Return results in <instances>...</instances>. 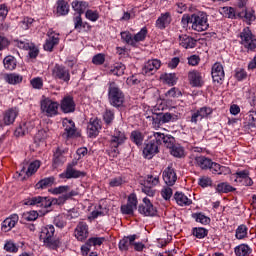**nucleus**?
Returning <instances> with one entry per match:
<instances>
[{"label": "nucleus", "instance_id": "61", "mask_svg": "<svg viewBox=\"0 0 256 256\" xmlns=\"http://www.w3.org/2000/svg\"><path fill=\"white\" fill-rule=\"evenodd\" d=\"M181 95H183L181 93V90H179V88H175V87L171 88L170 90H168L166 92V97H170V98H173V99H175L177 97H181Z\"/></svg>", "mask_w": 256, "mask_h": 256}, {"label": "nucleus", "instance_id": "9", "mask_svg": "<svg viewBox=\"0 0 256 256\" xmlns=\"http://www.w3.org/2000/svg\"><path fill=\"white\" fill-rule=\"evenodd\" d=\"M41 111L47 115V117H53L57 115L59 111V103L46 98L41 101Z\"/></svg>", "mask_w": 256, "mask_h": 256}, {"label": "nucleus", "instance_id": "6", "mask_svg": "<svg viewBox=\"0 0 256 256\" xmlns=\"http://www.w3.org/2000/svg\"><path fill=\"white\" fill-rule=\"evenodd\" d=\"M231 181L244 187H253V179L249 176V170H238L230 176Z\"/></svg>", "mask_w": 256, "mask_h": 256}, {"label": "nucleus", "instance_id": "30", "mask_svg": "<svg viewBox=\"0 0 256 256\" xmlns=\"http://www.w3.org/2000/svg\"><path fill=\"white\" fill-rule=\"evenodd\" d=\"M213 160L211 158H207L206 156H196L194 158V165L199 167L203 171H207L212 165Z\"/></svg>", "mask_w": 256, "mask_h": 256}, {"label": "nucleus", "instance_id": "64", "mask_svg": "<svg viewBox=\"0 0 256 256\" xmlns=\"http://www.w3.org/2000/svg\"><path fill=\"white\" fill-rule=\"evenodd\" d=\"M92 63L94 65H103V63H105V54H102V53L96 54L92 58Z\"/></svg>", "mask_w": 256, "mask_h": 256}, {"label": "nucleus", "instance_id": "22", "mask_svg": "<svg viewBox=\"0 0 256 256\" xmlns=\"http://www.w3.org/2000/svg\"><path fill=\"white\" fill-rule=\"evenodd\" d=\"M48 38L46 39V42L44 44V50L45 51H53L56 45H59V34H55V31L49 30Z\"/></svg>", "mask_w": 256, "mask_h": 256}, {"label": "nucleus", "instance_id": "44", "mask_svg": "<svg viewBox=\"0 0 256 256\" xmlns=\"http://www.w3.org/2000/svg\"><path fill=\"white\" fill-rule=\"evenodd\" d=\"M217 193H233V191H236L235 187L231 186L227 182L219 183L216 186Z\"/></svg>", "mask_w": 256, "mask_h": 256}, {"label": "nucleus", "instance_id": "51", "mask_svg": "<svg viewBox=\"0 0 256 256\" xmlns=\"http://www.w3.org/2000/svg\"><path fill=\"white\" fill-rule=\"evenodd\" d=\"M85 17L86 19H88V21H92V23H95L96 21H99V11L87 9L85 12Z\"/></svg>", "mask_w": 256, "mask_h": 256}, {"label": "nucleus", "instance_id": "21", "mask_svg": "<svg viewBox=\"0 0 256 256\" xmlns=\"http://www.w3.org/2000/svg\"><path fill=\"white\" fill-rule=\"evenodd\" d=\"M188 81L191 87H203V85H205L201 72L197 70H193L188 73Z\"/></svg>", "mask_w": 256, "mask_h": 256}, {"label": "nucleus", "instance_id": "15", "mask_svg": "<svg viewBox=\"0 0 256 256\" xmlns=\"http://www.w3.org/2000/svg\"><path fill=\"white\" fill-rule=\"evenodd\" d=\"M74 237L77 241H85L89 237V225L79 222L74 230Z\"/></svg>", "mask_w": 256, "mask_h": 256}, {"label": "nucleus", "instance_id": "38", "mask_svg": "<svg viewBox=\"0 0 256 256\" xmlns=\"http://www.w3.org/2000/svg\"><path fill=\"white\" fill-rule=\"evenodd\" d=\"M220 15L226 17V19H237V12L235 11V8L224 6L219 9Z\"/></svg>", "mask_w": 256, "mask_h": 256}, {"label": "nucleus", "instance_id": "40", "mask_svg": "<svg viewBox=\"0 0 256 256\" xmlns=\"http://www.w3.org/2000/svg\"><path fill=\"white\" fill-rule=\"evenodd\" d=\"M236 256H249L252 253L251 247L247 244H240L234 249Z\"/></svg>", "mask_w": 256, "mask_h": 256}, {"label": "nucleus", "instance_id": "55", "mask_svg": "<svg viewBox=\"0 0 256 256\" xmlns=\"http://www.w3.org/2000/svg\"><path fill=\"white\" fill-rule=\"evenodd\" d=\"M147 37V27H143L136 35H134V46L143 41Z\"/></svg>", "mask_w": 256, "mask_h": 256}, {"label": "nucleus", "instance_id": "50", "mask_svg": "<svg viewBox=\"0 0 256 256\" xmlns=\"http://www.w3.org/2000/svg\"><path fill=\"white\" fill-rule=\"evenodd\" d=\"M170 153H171V155H173V157H177L178 159L185 157V149L179 144H175L170 149Z\"/></svg>", "mask_w": 256, "mask_h": 256}, {"label": "nucleus", "instance_id": "29", "mask_svg": "<svg viewBox=\"0 0 256 256\" xmlns=\"http://www.w3.org/2000/svg\"><path fill=\"white\" fill-rule=\"evenodd\" d=\"M19 115V110L17 108H10L3 113V123L4 125H13L15 119Z\"/></svg>", "mask_w": 256, "mask_h": 256}, {"label": "nucleus", "instance_id": "36", "mask_svg": "<svg viewBox=\"0 0 256 256\" xmlns=\"http://www.w3.org/2000/svg\"><path fill=\"white\" fill-rule=\"evenodd\" d=\"M72 8L81 16L85 11L87 12V9H89V3L86 1L74 0L72 2Z\"/></svg>", "mask_w": 256, "mask_h": 256}, {"label": "nucleus", "instance_id": "46", "mask_svg": "<svg viewBox=\"0 0 256 256\" xmlns=\"http://www.w3.org/2000/svg\"><path fill=\"white\" fill-rule=\"evenodd\" d=\"M192 235L196 237V239H205V237L209 235V230L204 227H195L192 229Z\"/></svg>", "mask_w": 256, "mask_h": 256}, {"label": "nucleus", "instance_id": "3", "mask_svg": "<svg viewBox=\"0 0 256 256\" xmlns=\"http://www.w3.org/2000/svg\"><path fill=\"white\" fill-rule=\"evenodd\" d=\"M108 101L112 107H123L125 94L115 82L108 83Z\"/></svg>", "mask_w": 256, "mask_h": 256}, {"label": "nucleus", "instance_id": "54", "mask_svg": "<svg viewBox=\"0 0 256 256\" xmlns=\"http://www.w3.org/2000/svg\"><path fill=\"white\" fill-rule=\"evenodd\" d=\"M162 78L164 79L165 83H167V85H176L177 84V74L175 73H169V74H164L162 76Z\"/></svg>", "mask_w": 256, "mask_h": 256}, {"label": "nucleus", "instance_id": "1", "mask_svg": "<svg viewBox=\"0 0 256 256\" xmlns=\"http://www.w3.org/2000/svg\"><path fill=\"white\" fill-rule=\"evenodd\" d=\"M40 241L44 243V247L54 251L61 247V241L55 238V226L53 225H46L41 229Z\"/></svg>", "mask_w": 256, "mask_h": 256}, {"label": "nucleus", "instance_id": "17", "mask_svg": "<svg viewBox=\"0 0 256 256\" xmlns=\"http://www.w3.org/2000/svg\"><path fill=\"white\" fill-rule=\"evenodd\" d=\"M99 131H101V120L97 117L91 118L87 125L88 137H97Z\"/></svg>", "mask_w": 256, "mask_h": 256}, {"label": "nucleus", "instance_id": "4", "mask_svg": "<svg viewBox=\"0 0 256 256\" xmlns=\"http://www.w3.org/2000/svg\"><path fill=\"white\" fill-rule=\"evenodd\" d=\"M191 25L193 31L201 33L209 29V16L205 12H197L191 15Z\"/></svg>", "mask_w": 256, "mask_h": 256}, {"label": "nucleus", "instance_id": "16", "mask_svg": "<svg viewBox=\"0 0 256 256\" xmlns=\"http://www.w3.org/2000/svg\"><path fill=\"white\" fill-rule=\"evenodd\" d=\"M63 127H64V133L62 134V137L65 139H69L71 137H77V128L75 127V122L70 119H64L63 120Z\"/></svg>", "mask_w": 256, "mask_h": 256}, {"label": "nucleus", "instance_id": "7", "mask_svg": "<svg viewBox=\"0 0 256 256\" xmlns=\"http://www.w3.org/2000/svg\"><path fill=\"white\" fill-rule=\"evenodd\" d=\"M240 43L248 51H255L256 49V38L249 28H244L240 33Z\"/></svg>", "mask_w": 256, "mask_h": 256}, {"label": "nucleus", "instance_id": "19", "mask_svg": "<svg viewBox=\"0 0 256 256\" xmlns=\"http://www.w3.org/2000/svg\"><path fill=\"white\" fill-rule=\"evenodd\" d=\"M163 181L168 185V187H173L177 182V173L173 167L168 166L162 173Z\"/></svg>", "mask_w": 256, "mask_h": 256}, {"label": "nucleus", "instance_id": "32", "mask_svg": "<svg viewBox=\"0 0 256 256\" xmlns=\"http://www.w3.org/2000/svg\"><path fill=\"white\" fill-rule=\"evenodd\" d=\"M209 170L214 175H229V173H231V169L229 167L221 166L217 162H212V164H210Z\"/></svg>", "mask_w": 256, "mask_h": 256}, {"label": "nucleus", "instance_id": "11", "mask_svg": "<svg viewBox=\"0 0 256 256\" xmlns=\"http://www.w3.org/2000/svg\"><path fill=\"white\" fill-rule=\"evenodd\" d=\"M211 75L213 83L216 85H223V81H225V69L223 68V64H221V62H216L213 64Z\"/></svg>", "mask_w": 256, "mask_h": 256}, {"label": "nucleus", "instance_id": "57", "mask_svg": "<svg viewBox=\"0 0 256 256\" xmlns=\"http://www.w3.org/2000/svg\"><path fill=\"white\" fill-rule=\"evenodd\" d=\"M54 225H56V227H58L59 229H63V227L67 225V218L65 217V215H59L55 217Z\"/></svg>", "mask_w": 256, "mask_h": 256}, {"label": "nucleus", "instance_id": "27", "mask_svg": "<svg viewBox=\"0 0 256 256\" xmlns=\"http://www.w3.org/2000/svg\"><path fill=\"white\" fill-rule=\"evenodd\" d=\"M179 45L184 49H195L197 47V40L187 34H182L179 36Z\"/></svg>", "mask_w": 256, "mask_h": 256}, {"label": "nucleus", "instance_id": "13", "mask_svg": "<svg viewBox=\"0 0 256 256\" xmlns=\"http://www.w3.org/2000/svg\"><path fill=\"white\" fill-rule=\"evenodd\" d=\"M105 243L104 237H91L89 238L84 245L81 246L82 255H89L92 247H101Z\"/></svg>", "mask_w": 256, "mask_h": 256}, {"label": "nucleus", "instance_id": "14", "mask_svg": "<svg viewBox=\"0 0 256 256\" xmlns=\"http://www.w3.org/2000/svg\"><path fill=\"white\" fill-rule=\"evenodd\" d=\"M154 139L159 145H165L167 149H171L175 145V137L161 132H154Z\"/></svg>", "mask_w": 256, "mask_h": 256}, {"label": "nucleus", "instance_id": "24", "mask_svg": "<svg viewBox=\"0 0 256 256\" xmlns=\"http://www.w3.org/2000/svg\"><path fill=\"white\" fill-rule=\"evenodd\" d=\"M39 167H41V162L39 160H35L30 163L28 168L25 167V164H22L19 175H26V177H31V175H35V173H37Z\"/></svg>", "mask_w": 256, "mask_h": 256}, {"label": "nucleus", "instance_id": "63", "mask_svg": "<svg viewBox=\"0 0 256 256\" xmlns=\"http://www.w3.org/2000/svg\"><path fill=\"white\" fill-rule=\"evenodd\" d=\"M123 183H125V180L123 179V177L118 176V177L112 178L109 182V185L111 187H121Z\"/></svg>", "mask_w": 256, "mask_h": 256}, {"label": "nucleus", "instance_id": "56", "mask_svg": "<svg viewBox=\"0 0 256 256\" xmlns=\"http://www.w3.org/2000/svg\"><path fill=\"white\" fill-rule=\"evenodd\" d=\"M45 139H47V131L39 130L34 137V142L36 145H40V143H43Z\"/></svg>", "mask_w": 256, "mask_h": 256}, {"label": "nucleus", "instance_id": "60", "mask_svg": "<svg viewBox=\"0 0 256 256\" xmlns=\"http://www.w3.org/2000/svg\"><path fill=\"white\" fill-rule=\"evenodd\" d=\"M103 119L106 125H111V123H113V119H115V112L111 110H106L103 115Z\"/></svg>", "mask_w": 256, "mask_h": 256}, {"label": "nucleus", "instance_id": "53", "mask_svg": "<svg viewBox=\"0 0 256 256\" xmlns=\"http://www.w3.org/2000/svg\"><path fill=\"white\" fill-rule=\"evenodd\" d=\"M112 75H116V77H121V75L125 74V65L118 63L115 64L113 69H111Z\"/></svg>", "mask_w": 256, "mask_h": 256}, {"label": "nucleus", "instance_id": "52", "mask_svg": "<svg viewBox=\"0 0 256 256\" xmlns=\"http://www.w3.org/2000/svg\"><path fill=\"white\" fill-rule=\"evenodd\" d=\"M120 35H121L122 41L127 43V45H131L132 47H135L134 36L130 32L124 31V32H121Z\"/></svg>", "mask_w": 256, "mask_h": 256}, {"label": "nucleus", "instance_id": "41", "mask_svg": "<svg viewBox=\"0 0 256 256\" xmlns=\"http://www.w3.org/2000/svg\"><path fill=\"white\" fill-rule=\"evenodd\" d=\"M55 184V177H47L40 180L36 184V189H47V187H52Z\"/></svg>", "mask_w": 256, "mask_h": 256}, {"label": "nucleus", "instance_id": "33", "mask_svg": "<svg viewBox=\"0 0 256 256\" xmlns=\"http://www.w3.org/2000/svg\"><path fill=\"white\" fill-rule=\"evenodd\" d=\"M174 199L180 207H189V205L193 204V200L187 197L183 192H175Z\"/></svg>", "mask_w": 256, "mask_h": 256}, {"label": "nucleus", "instance_id": "43", "mask_svg": "<svg viewBox=\"0 0 256 256\" xmlns=\"http://www.w3.org/2000/svg\"><path fill=\"white\" fill-rule=\"evenodd\" d=\"M69 14V3L65 0H59L57 2V15H68Z\"/></svg>", "mask_w": 256, "mask_h": 256}, {"label": "nucleus", "instance_id": "48", "mask_svg": "<svg viewBox=\"0 0 256 256\" xmlns=\"http://www.w3.org/2000/svg\"><path fill=\"white\" fill-rule=\"evenodd\" d=\"M249 228H247V225L241 224L236 229L235 237L236 239H247Z\"/></svg>", "mask_w": 256, "mask_h": 256}, {"label": "nucleus", "instance_id": "37", "mask_svg": "<svg viewBox=\"0 0 256 256\" xmlns=\"http://www.w3.org/2000/svg\"><path fill=\"white\" fill-rule=\"evenodd\" d=\"M4 81L9 85H19L23 82V76L17 73L4 74Z\"/></svg>", "mask_w": 256, "mask_h": 256}, {"label": "nucleus", "instance_id": "10", "mask_svg": "<svg viewBox=\"0 0 256 256\" xmlns=\"http://www.w3.org/2000/svg\"><path fill=\"white\" fill-rule=\"evenodd\" d=\"M150 141L146 144V146L143 149V154L146 159H153L154 155H157L159 153V142L155 139V133L150 136Z\"/></svg>", "mask_w": 256, "mask_h": 256}, {"label": "nucleus", "instance_id": "23", "mask_svg": "<svg viewBox=\"0 0 256 256\" xmlns=\"http://www.w3.org/2000/svg\"><path fill=\"white\" fill-rule=\"evenodd\" d=\"M75 100L72 96H65L60 103L62 113H75Z\"/></svg>", "mask_w": 256, "mask_h": 256}, {"label": "nucleus", "instance_id": "18", "mask_svg": "<svg viewBox=\"0 0 256 256\" xmlns=\"http://www.w3.org/2000/svg\"><path fill=\"white\" fill-rule=\"evenodd\" d=\"M135 209H137V195L130 194L127 204L121 206V211L123 215H133Z\"/></svg>", "mask_w": 256, "mask_h": 256}, {"label": "nucleus", "instance_id": "26", "mask_svg": "<svg viewBox=\"0 0 256 256\" xmlns=\"http://www.w3.org/2000/svg\"><path fill=\"white\" fill-rule=\"evenodd\" d=\"M171 21H173V19L171 18V13L165 12L158 17L155 26L157 29L163 31V29H167V27L171 25Z\"/></svg>", "mask_w": 256, "mask_h": 256}, {"label": "nucleus", "instance_id": "49", "mask_svg": "<svg viewBox=\"0 0 256 256\" xmlns=\"http://www.w3.org/2000/svg\"><path fill=\"white\" fill-rule=\"evenodd\" d=\"M130 139L132 143H135V145H143V133L140 131L134 130L131 132Z\"/></svg>", "mask_w": 256, "mask_h": 256}, {"label": "nucleus", "instance_id": "25", "mask_svg": "<svg viewBox=\"0 0 256 256\" xmlns=\"http://www.w3.org/2000/svg\"><path fill=\"white\" fill-rule=\"evenodd\" d=\"M87 174L83 171H79L75 168L66 167V170L60 174V179H79V177H85Z\"/></svg>", "mask_w": 256, "mask_h": 256}, {"label": "nucleus", "instance_id": "2", "mask_svg": "<svg viewBox=\"0 0 256 256\" xmlns=\"http://www.w3.org/2000/svg\"><path fill=\"white\" fill-rule=\"evenodd\" d=\"M127 141V135L119 130L115 129L114 133L111 134L109 139V149L107 150V153L109 157L112 159H115V157H118L119 155V147L123 145Z\"/></svg>", "mask_w": 256, "mask_h": 256}, {"label": "nucleus", "instance_id": "35", "mask_svg": "<svg viewBox=\"0 0 256 256\" xmlns=\"http://www.w3.org/2000/svg\"><path fill=\"white\" fill-rule=\"evenodd\" d=\"M238 19H244L246 23H251V21H255V10L253 9H242L237 12Z\"/></svg>", "mask_w": 256, "mask_h": 256}, {"label": "nucleus", "instance_id": "12", "mask_svg": "<svg viewBox=\"0 0 256 256\" xmlns=\"http://www.w3.org/2000/svg\"><path fill=\"white\" fill-rule=\"evenodd\" d=\"M138 212L144 217H155L157 215V208L153 206L149 198H144L143 203L138 207Z\"/></svg>", "mask_w": 256, "mask_h": 256}, {"label": "nucleus", "instance_id": "62", "mask_svg": "<svg viewBox=\"0 0 256 256\" xmlns=\"http://www.w3.org/2000/svg\"><path fill=\"white\" fill-rule=\"evenodd\" d=\"M246 119L248 121L249 127H256V111H250Z\"/></svg>", "mask_w": 256, "mask_h": 256}, {"label": "nucleus", "instance_id": "8", "mask_svg": "<svg viewBox=\"0 0 256 256\" xmlns=\"http://www.w3.org/2000/svg\"><path fill=\"white\" fill-rule=\"evenodd\" d=\"M71 187L69 186H59L52 189H49V193L52 195H62L59 197V201H67L71 199V197H77L78 193L75 190H71Z\"/></svg>", "mask_w": 256, "mask_h": 256}, {"label": "nucleus", "instance_id": "47", "mask_svg": "<svg viewBox=\"0 0 256 256\" xmlns=\"http://www.w3.org/2000/svg\"><path fill=\"white\" fill-rule=\"evenodd\" d=\"M192 218L196 221V223H201L202 225H209L211 223V218L205 216L203 213H193Z\"/></svg>", "mask_w": 256, "mask_h": 256}, {"label": "nucleus", "instance_id": "42", "mask_svg": "<svg viewBox=\"0 0 256 256\" xmlns=\"http://www.w3.org/2000/svg\"><path fill=\"white\" fill-rule=\"evenodd\" d=\"M162 123H175V121H179V116L173 113H160Z\"/></svg>", "mask_w": 256, "mask_h": 256}, {"label": "nucleus", "instance_id": "34", "mask_svg": "<svg viewBox=\"0 0 256 256\" xmlns=\"http://www.w3.org/2000/svg\"><path fill=\"white\" fill-rule=\"evenodd\" d=\"M135 239H137V235L135 234L124 237L119 241L118 248L121 251H129V247L135 243Z\"/></svg>", "mask_w": 256, "mask_h": 256}, {"label": "nucleus", "instance_id": "39", "mask_svg": "<svg viewBox=\"0 0 256 256\" xmlns=\"http://www.w3.org/2000/svg\"><path fill=\"white\" fill-rule=\"evenodd\" d=\"M63 163H65V156H63L61 149L57 148L53 156L54 169H57V167H60V165H63Z\"/></svg>", "mask_w": 256, "mask_h": 256}, {"label": "nucleus", "instance_id": "28", "mask_svg": "<svg viewBox=\"0 0 256 256\" xmlns=\"http://www.w3.org/2000/svg\"><path fill=\"white\" fill-rule=\"evenodd\" d=\"M17 223H19V215L17 214L10 215L8 218H6L2 222V231H4V233L11 231V229H13V227H15Z\"/></svg>", "mask_w": 256, "mask_h": 256}, {"label": "nucleus", "instance_id": "58", "mask_svg": "<svg viewBox=\"0 0 256 256\" xmlns=\"http://www.w3.org/2000/svg\"><path fill=\"white\" fill-rule=\"evenodd\" d=\"M198 113L202 119H207L209 115L213 114V108L204 106L198 109Z\"/></svg>", "mask_w": 256, "mask_h": 256}, {"label": "nucleus", "instance_id": "45", "mask_svg": "<svg viewBox=\"0 0 256 256\" xmlns=\"http://www.w3.org/2000/svg\"><path fill=\"white\" fill-rule=\"evenodd\" d=\"M4 67L8 71H13L17 67V60L13 56H6L3 60Z\"/></svg>", "mask_w": 256, "mask_h": 256}, {"label": "nucleus", "instance_id": "31", "mask_svg": "<svg viewBox=\"0 0 256 256\" xmlns=\"http://www.w3.org/2000/svg\"><path fill=\"white\" fill-rule=\"evenodd\" d=\"M161 172H157V170L152 171L151 174H148L146 176V179L144 181V185H149L150 187H157L160 181Z\"/></svg>", "mask_w": 256, "mask_h": 256}, {"label": "nucleus", "instance_id": "59", "mask_svg": "<svg viewBox=\"0 0 256 256\" xmlns=\"http://www.w3.org/2000/svg\"><path fill=\"white\" fill-rule=\"evenodd\" d=\"M141 191L148 197H155V194L157 193V190L153 189V186H148L147 184L141 186Z\"/></svg>", "mask_w": 256, "mask_h": 256}, {"label": "nucleus", "instance_id": "20", "mask_svg": "<svg viewBox=\"0 0 256 256\" xmlns=\"http://www.w3.org/2000/svg\"><path fill=\"white\" fill-rule=\"evenodd\" d=\"M161 68V60L159 59H152L148 60L143 67V73L145 75H153L159 71Z\"/></svg>", "mask_w": 256, "mask_h": 256}, {"label": "nucleus", "instance_id": "5", "mask_svg": "<svg viewBox=\"0 0 256 256\" xmlns=\"http://www.w3.org/2000/svg\"><path fill=\"white\" fill-rule=\"evenodd\" d=\"M52 77L55 81L69 83L71 81V72L63 64H55L52 68Z\"/></svg>", "mask_w": 256, "mask_h": 256}]
</instances>
